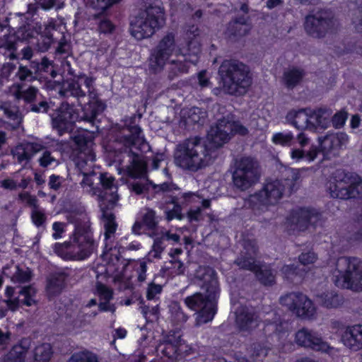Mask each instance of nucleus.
Listing matches in <instances>:
<instances>
[{
    "instance_id": "49",
    "label": "nucleus",
    "mask_w": 362,
    "mask_h": 362,
    "mask_svg": "<svg viewBox=\"0 0 362 362\" xmlns=\"http://www.w3.org/2000/svg\"><path fill=\"white\" fill-rule=\"evenodd\" d=\"M203 111L199 107H192L184 112V116L187 117V121L189 123H199L201 119L204 117Z\"/></svg>"
},
{
    "instance_id": "62",
    "label": "nucleus",
    "mask_w": 362,
    "mask_h": 362,
    "mask_svg": "<svg viewBox=\"0 0 362 362\" xmlns=\"http://www.w3.org/2000/svg\"><path fill=\"white\" fill-rule=\"evenodd\" d=\"M326 112L325 108L318 107V128L325 129L332 124L331 119L323 117Z\"/></svg>"
},
{
    "instance_id": "23",
    "label": "nucleus",
    "mask_w": 362,
    "mask_h": 362,
    "mask_svg": "<svg viewBox=\"0 0 362 362\" xmlns=\"http://www.w3.org/2000/svg\"><path fill=\"white\" fill-rule=\"evenodd\" d=\"M341 341L352 351L362 349V325L349 326L341 335Z\"/></svg>"
},
{
    "instance_id": "30",
    "label": "nucleus",
    "mask_w": 362,
    "mask_h": 362,
    "mask_svg": "<svg viewBox=\"0 0 362 362\" xmlns=\"http://www.w3.org/2000/svg\"><path fill=\"white\" fill-rule=\"evenodd\" d=\"M57 25L56 21L52 20L45 25L43 34L40 35V38L37 40V49L44 52L49 49L53 42V31L57 30Z\"/></svg>"
},
{
    "instance_id": "11",
    "label": "nucleus",
    "mask_w": 362,
    "mask_h": 362,
    "mask_svg": "<svg viewBox=\"0 0 362 362\" xmlns=\"http://www.w3.org/2000/svg\"><path fill=\"white\" fill-rule=\"evenodd\" d=\"M346 268L344 272L338 271L334 276L336 286L353 291H362V261L356 257L345 258Z\"/></svg>"
},
{
    "instance_id": "45",
    "label": "nucleus",
    "mask_w": 362,
    "mask_h": 362,
    "mask_svg": "<svg viewBox=\"0 0 362 362\" xmlns=\"http://www.w3.org/2000/svg\"><path fill=\"white\" fill-rule=\"evenodd\" d=\"M68 362H100L98 356L88 351L75 353L71 356Z\"/></svg>"
},
{
    "instance_id": "57",
    "label": "nucleus",
    "mask_w": 362,
    "mask_h": 362,
    "mask_svg": "<svg viewBox=\"0 0 362 362\" xmlns=\"http://www.w3.org/2000/svg\"><path fill=\"white\" fill-rule=\"evenodd\" d=\"M96 291L100 298V301L111 300L113 298L112 290L100 282L96 284Z\"/></svg>"
},
{
    "instance_id": "48",
    "label": "nucleus",
    "mask_w": 362,
    "mask_h": 362,
    "mask_svg": "<svg viewBox=\"0 0 362 362\" xmlns=\"http://www.w3.org/2000/svg\"><path fill=\"white\" fill-rule=\"evenodd\" d=\"M14 288L11 286H7L5 295L8 298V299L2 300L4 303L6 304L8 308L12 311L16 310L20 305L19 296L12 298Z\"/></svg>"
},
{
    "instance_id": "38",
    "label": "nucleus",
    "mask_w": 362,
    "mask_h": 362,
    "mask_svg": "<svg viewBox=\"0 0 362 362\" xmlns=\"http://www.w3.org/2000/svg\"><path fill=\"white\" fill-rule=\"evenodd\" d=\"M0 110H2L5 115L16 124L18 125L22 122L21 113L19 107L10 101L0 103Z\"/></svg>"
},
{
    "instance_id": "51",
    "label": "nucleus",
    "mask_w": 362,
    "mask_h": 362,
    "mask_svg": "<svg viewBox=\"0 0 362 362\" xmlns=\"http://www.w3.org/2000/svg\"><path fill=\"white\" fill-rule=\"evenodd\" d=\"M241 245L243 247L242 252L253 256L257 255L258 246L255 239L245 238L241 242Z\"/></svg>"
},
{
    "instance_id": "27",
    "label": "nucleus",
    "mask_w": 362,
    "mask_h": 362,
    "mask_svg": "<svg viewBox=\"0 0 362 362\" xmlns=\"http://www.w3.org/2000/svg\"><path fill=\"white\" fill-rule=\"evenodd\" d=\"M74 140L81 151L78 156L79 160L83 158L92 163L95 160V154L93 150V142L90 136L78 134L74 136Z\"/></svg>"
},
{
    "instance_id": "59",
    "label": "nucleus",
    "mask_w": 362,
    "mask_h": 362,
    "mask_svg": "<svg viewBox=\"0 0 362 362\" xmlns=\"http://www.w3.org/2000/svg\"><path fill=\"white\" fill-rule=\"evenodd\" d=\"M18 199L22 202H25L28 206L35 209L39 207L38 200L35 196L31 195L30 193L25 192L18 194Z\"/></svg>"
},
{
    "instance_id": "17",
    "label": "nucleus",
    "mask_w": 362,
    "mask_h": 362,
    "mask_svg": "<svg viewBox=\"0 0 362 362\" xmlns=\"http://www.w3.org/2000/svg\"><path fill=\"white\" fill-rule=\"evenodd\" d=\"M309 112L310 110L307 109L291 110L287 113L286 119L298 129H308L315 132L317 129L315 124L317 116Z\"/></svg>"
},
{
    "instance_id": "60",
    "label": "nucleus",
    "mask_w": 362,
    "mask_h": 362,
    "mask_svg": "<svg viewBox=\"0 0 362 362\" xmlns=\"http://www.w3.org/2000/svg\"><path fill=\"white\" fill-rule=\"evenodd\" d=\"M31 218L35 225L40 226L45 222L46 216L44 211L37 207L32 210Z\"/></svg>"
},
{
    "instance_id": "15",
    "label": "nucleus",
    "mask_w": 362,
    "mask_h": 362,
    "mask_svg": "<svg viewBox=\"0 0 362 362\" xmlns=\"http://www.w3.org/2000/svg\"><path fill=\"white\" fill-rule=\"evenodd\" d=\"M84 83L88 89V95L90 100L83 107V115H79L78 120L93 123L97 115L104 110L105 105L98 100L97 93L93 87V80L90 78H86Z\"/></svg>"
},
{
    "instance_id": "22",
    "label": "nucleus",
    "mask_w": 362,
    "mask_h": 362,
    "mask_svg": "<svg viewBox=\"0 0 362 362\" xmlns=\"http://www.w3.org/2000/svg\"><path fill=\"white\" fill-rule=\"evenodd\" d=\"M32 340L30 338L22 339L14 345L4 358V362H32L28 360V354L31 347Z\"/></svg>"
},
{
    "instance_id": "18",
    "label": "nucleus",
    "mask_w": 362,
    "mask_h": 362,
    "mask_svg": "<svg viewBox=\"0 0 362 362\" xmlns=\"http://www.w3.org/2000/svg\"><path fill=\"white\" fill-rule=\"evenodd\" d=\"M259 316L247 307H240L235 311V324L243 332H250L256 328L259 324Z\"/></svg>"
},
{
    "instance_id": "55",
    "label": "nucleus",
    "mask_w": 362,
    "mask_h": 362,
    "mask_svg": "<svg viewBox=\"0 0 362 362\" xmlns=\"http://www.w3.org/2000/svg\"><path fill=\"white\" fill-rule=\"evenodd\" d=\"M142 222L149 230L156 228L158 225L156 212L150 209H146V212L143 216Z\"/></svg>"
},
{
    "instance_id": "37",
    "label": "nucleus",
    "mask_w": 362,
    "mask_h": 362,
    "mask_svg": "<svg viewBox=\"0 0 362 362\" xmlns=\"http://www.w3.org/2000/svg\"><path fill=\"white\" fill-rule=\"evenodd\" d=\"M254 273L259 281L264 286H272L275 283L274 271L267 265L259 264Z\"/></svg>"
},
{
    "instance_id": "6",
    "label": "nucleus",
    "mask_w": 362,
    "mask_h": 362,
    "mask_svg": "<svg viewBox=\"0 0 362 362\" xmlns=\"http://www.w3.org/2000/svg\"><path fill=\"white\" fill-rule=\"evenodd\" d=\"M221 90L231 95L245 94L252 84L249 67L235 59L224 60L218 69Z\"/></svg>"
},
{
    "instance_id": "2",
    "label": "nucleus",
    "mask_w": 362,
    "mask_h": 362,
    "mask_svg": "<svg viewBox=\"0 0 362 362\" xmlns=\"http://www.w3.org/2000/svg\"><path fill=\"white\" fill-rule=\"evenodd\" d=\"M136 115L127 117L113 141L115 151L120 155L121 162L127 163L129 175L132 177L144 176L146 173V163L144 160L141 148L146 145L141 136V129L135 124Z\"/></svg>"
},
{
    "instance_id": "63",
    "label": "nucleus",
    "mask_w": 362,
    "mask_h": 362,
    "mask_svg": "<svg viewBox=\"0 0 362 362\" xmlns=\"http://www.w3.org/2000/svg\"><path fill=\"white\" fill-rule=\"evenodd\" d=\"M161 291L162 286L160 285L151 283L147 288L146 298L148 300H153L158 294H160Z\"/></svg>"
},
{
    "instance_id": "14",
    "label": "nucleus",
    "mask_w": 362,
    "mask_h": 362,
    "mask_svg": "<svg viewBox=\"0 0 362 362\" xmlns=\"http://www.w3.org/2000/svg\"><path fill=\"white\" fill-rule=\"evenodd\" d=\"M348 140V135L344 132H328L324 137H318V153H322L325 159L336 157Z\"/></svg>"
},
{
    "instance_id": "24",
    "label": "nucleus",
    "mask_w": 362,
    "mask_h": 362,
    "mask_svg": "<svg viewBox=\"0 0 362 362\" xmlns=\"http://www.w3.org/2000/svg\"><path fill=\"white\" fill-rule=\"evenodd\" d=\"M180 341V336L168 335L158 345L156 351L158 354H161L173 362L178 355L177 351Z\"/></svg>"
},
{
    "instance_id": "39",
    "label": "nucleus",
    "mask_w": 362,
    "mask_h": 362,
    "mask_svg": "<svg viewBox=\"0 0 362 362\" xmlns=\"http://www.w3.org/2000/svg\"><path fill=\"white\" fill-rule=\"evenodd\" d=\"M52 355V346L48 343H43L33 350L32 362H49Z\"/></svg>"
},
{
    "instance_id": "54",
    "label": "nucleus",
    "mask_w": 362,
    "mask_h": 362,
    "mask_svg": "<svg viewBox=\"0 0 362 362\" xmlns=\"http://www.w3.org/2000/svg\"><path fill=\"white\" fill-rule=\"evenodd\" d=\"M250 357L253 360L264 358L268 353V349L260 344H253L249 349Z\"/></svg>"
},
{
    "instance_id": "10",
    "label": "nucleus",
    "mask_w": 362,
    "mask_h": 362,
    "mask_svg": "<svg viewBox=\"0 0 362 362\" xmlns=\"http://www.w3.org/2000/svg\"><path fill=\"white\" fill-rule=\"evenodd\" d=\"M329 186L331 196L340 199L362 198V178L356 173L337 170Z\"/></svg>"
},
{
    "instance_id": "33",
    "label": "nucleus",
    "mask_w": 362,
    "mask_h": 362,
    "mask_svg": "<svg viewBox=\"0 0 362 362\" xmlns=\"http://www.w3.org/2000/svg\"><path fill=\"white\" fill-rule=\"evenodd\" d=\"M318 303L326 308H337L344 303V297L334 291L318 294Z\"/></svg>"
},
{
    "instance_id": "4",
    "label": "nucleus",
    "mask_w": 362,
    "mask_h": 362,
    "mask_svg": "<svg viewBox=\"0 0 362 362\" xmlns=\"http://www.w3.org/2000/svg\"><path fill=\"white\" fill-rule=\"evenodd\" d=\"M189 51L193 47L192 54L194 59H189L187 54H176L175 59H170L176 49L175 36L173 33H168L164 35L158 42L150 53L148 58V68L153 74L161 72L168 64V78L174 79L180 74L188 71V62L195 64L197 62V54L201 49L197 41H190L188 44Z\"/></svg>"
},
{
    "instance_id": "5",
    "label": "nucleus",
    "mask_w": 362,
    "mask_h": 362,
    "mask_svg": "<svg viewBox=\"0 0 362 362\" xmlns=\"http://www.w3.org/2000/svg\"><path fill=\"white\" fill-rule=\"evenodd\" d=\"M68 221L75 225L72 241L54 245L55 252L66 260H83L95 250V242L89 234L90 222L85 213L71 214Z\"/></svg>"
},
{
    "instance_id": "44",
    "label": "nucleus",
    "mask_w": 362,
    "mask_h": 362,
    "mask_svg": "<svg viewBox=\"0 0 362 362\" xmlns=\"http://www.w3.org/2000/svg\"><path fill=\"white\" fill-rule=\"evenodd\" d=\"M171 318L177 323H183L187 320V315L184 313L180 305L177 302H172L169 305Z\"/></svg>"
},
{
    "instance_id": "42",
    "label": "nucleus",
    "mask_w": 362,
    "mask_h": 362,
    "mask_svg": "<svg viewBox=\"0 0 362 362\" xmlns=\"http://www.w3.org/2000/svg\"><path fill=\"white\" fill-rule=\"evenodd\" d=\"M36 293L37 290L33 285L21 288L18 292L19 296H23V298L20 299V303H21L26 306L35 305L37 303V301L35 300Z\"/></svg>"
},
{
    "instance_id": "64",
    "label": "nucleus",
    "mask_w": 362,
    "mask_h": 362,
    "mask_svg": "<svg viewBox=\"0 0 362 362\" xmlns=\"http://www.w3.org/2000/svg\"><path fill=\"white\" fill-rule=\"evenodd\" d=\"M300 262L304 265H309V264H313L316 261V256L315 252H308L305 253H302L299 257Z\"/></svg>"
},
{
    "instance_id": "9",
    "label": "nucleus",
    "mask_w": 362,
    "mask_h": 362,
    "mask_svg": "<svg viewBox=\"0 0 362 362\" xmlns=\"http://www.w3.org/2000/svg\"><path fill=\"white\" fill-rule=\"evenodd\" d=\"M260 176V165L255 158L243 156L234 160L232 180L236 189L247 190L259 182Z\"/></svg>"
},
{
    "instance_id": "29",
    "label": "nucleus",
    "mask_w": 362,
    "mask_h": 362,
    "mask_svg": "<svg viewBox=\"0 0 362 362\" xmlns=\"http://www.w3.org/2000/svg\"><path fill=\"white\" fill-rule=\"evenodd\" d=\"M17 37L14 35L5 34L0 37V53L10 59H17Z\"/></svg>"
},
{
    "instance_id": "25",
    "label": "nucleus",
    "mask_w": 362,
    "mask_h": 362,
    "mask_svg": "<svg viewBox=\"0 0 362 362\" xmlns=\"http://www.w3.org/2000/svg\"><path fill=\"white\" fill-rule=\"evenodd\" d=\"M86 78H80V80L84 81ZM86 92L88 93V89L84 82L83 84H81L79 80H67L62 83L59 94L64 97L73 96L79 100L86 96Z\"/></svg>"
},
{
    "instance_id": "43",
    "label": "nucleus",
    "mask_w": 362,
    "mask_h": 362,
    "mask_svg": "<svg viewBox=\"0 0 362 362\" xmlns=\"http://www.w3.org/2000/svg\"><path fill=\"white\" fill-rule=\"evenodd\" d=\"M103 218L104 219V227L105 229V238L107 240L115 233L117 224L115 222V216L111 212L103 211Z\"/></svg>"
},
{
    "instance_id": "20",
    "label": "nucleus",
    "mask_w": 362,
    "mask_h": 362,
    "mask_svg": "<svg viewBox=\"0 0 362 362\" xmlns=\"http://www.w3.org/2000/svg\"><path fill=\"white\" fill-rule=\"evenodd\" d=\"M69 274L64 272L50 274L47 278L46 291L49 298L59 295L66 286Z\"/></svg>"
},
{
    "instance_id": "56",
    "label": "nucleus",
    "mask_w": 362,
    "mask_h": 362,
    "mask_svg": "<svg viewBox=\"0 0 362 362\" xmlns=\"http://www.w3.org/2000/svg\"><path fill=\"white\" fill-rule=\"evenodd\" d=\"M304 29L309 35L317 33V18L314 13H310L305 17Z\"/></svg>"
},
{
    "instance_id": "47",
    "label": "nucleus",
    "mask_w": 362,
    "mask_h": 362,
    "mask_svg": "<svg viewBox=\"0 0 362 362\" xmlns=\"http://www.w3.org/2000/svg\"><path fill=\"white\" fill-rule=\"evenodd\" d=\"M272 141L276 144H279L284 146H291L294 143L293 134L291 132L282 133L279 132L274 134Z\"/></svg>"
},
{
    "instance_id": "58",
    "label": "nucleus",
    "mask_w": 362,
    "mask_h": 362,
    "mask_svg": "<svg viewBox=\"0 0 362 362\" xmlns=\"http://www.w3.org/2000/svg\"><path fill=\"white\" fill-rule=\"evenodd\" d=\"M327 354L331 357H334L339 352L337 349L331 346L327 342L324 341L321 337H318V352Z\"/></svg>"
},
{
    "instance_id": "50",
    "label": "nucleus",
    "mask_w": 362,
    "mask_h": 362,
    "mask_svg": "<svg viewBox=\"0 0 362 362\" xmlns=\"http://www.w3.org/2000/svg\"><path fill=\"white\" fill-rule=\"evenodd\" d=\"M41 151H42V154L38 159L39 164L41 167L47 168L52 164H58L57 159L51 151L47 149L45 146V148Z\"/></svg>"
},
{
    "instance_id": "40",
    "label": "nucleus",
    "mask_w": 362,
    "mask_h": 362,
    "mask_svg": "<svg viewBox=\"0 0 362 362\" xmlns=\"http://www.w3.org/2000/svg\"><path fill=\"white\" fill-rule=\"evenodd\" d=\"M281 272L284 277L292 282L300 281L305 273V270L294 264L284 265L281 268Z\"/></svg>"
},
{
    "instance_id": "8",
    "label": "nucleus",
    "mask_w": 362,
    "mask_h": 362,
    "mask_svg": "<svg viewBox=\"0 0 362 362\" xmlns=\"http://www.w3.org/2000/svg\"><path fill=\"white\" fill-rule=\"evenodd\" d=\"M165 23L164 8L158 3L154 2L140 10L132 20L130 32L134 37L140 40L151 37Z\"/></svg>"
},
{
    "instance_id": "3",
    "label": "nucleus",
    "mask_w": 362,
    "mask_h": 362,
    "mask_svg": "<svg viewBox=\"0 0 362 362\" xmlns=\"http://www.w3.org/2000/svg\"><path fill=\"white\" fill-rule=\"evenodd\" d=\"M192 284L198 286L205 293L197 292L185 299V305L198 312L196 325L211 321L216 313V302L220 293L216 272L210 267L200 266L191 279Z\"/></svg>"
},
{
    "instance_id": "19",
    "label": "nucleus",
    "mask_w": 362,
    "mask_h": 362,
    "mask_svg": "<svg viewBox=\"0 0 362 362\" xmlns=\"http://www.w3.org/2000/svg\"><path fill=\"white\" fill-rule=\"evenodd\" d=\"M45 148V146L37 142H26L17 145L11 153L19 163L27 164L32 157Z\"/></svg>"
},
{
    "instance_id": "13",
    "label": "nucleus",
    "mask_w": 362,
    "mask_h": 362,
    "mask_svg": "<svg viewBox=\"0 0 362 362\" xmlns=\"http://www.w3.org/2000/svg\"><path fill=\"white\" fill-rule=\"evenodd\" d=\"M78 119L79 114L74 106L64 102L58 109L57 115L52 117V128L62 136L64 133L71 132Z\"/></svg>"
},
{
    "instance_id": "52",
    "label": "nucleus",
    "mask_w": 362,
    "mask_h": 362,
    "mask_svg": "<svg viewBox=\"0 0 362 362\" xmlns=\"http://www.w3.org/2000/svg\"><path fill=\"white\" fill-rule=\"evenodd\" d=\"M16 76L22 82L32 81L36 78V76H34L33 70L22 64L18 66V71L16 73Z\"/></svg>"
},
{
    "instance_id": "28",
    "label": "nucleus",
    "mask_w": 362,
    "mask_h": 362,
    "mask_svg": "<svg viewBox=\"0 0 362 362\" xmlns=\"http://www.w3.org/2000/svg\"><path fill=\"white\" fill-rule=\"evenodd\" d=\"M305 76L304 69L296 66L288 67L284 70L281 81L288 89H293L301 83Z\"/></svg>"
},
{
    "instance_id": "1",
    "label": "nucleus",
    "mask_w": 362,
    "mask_h": 362,
    "mask_svg": "<svg viewBox=\"0 0 362 362\" xmlns=\"http://www.w3.org/2000/svg\"><path fill=\"white\" fill-rule=\"evenodd\" d=\"M246 135L247 129L239 122L223 117L211 127L209 141L193 137L177 145L174 158L175 164L182 169L197 172L213 163L218 156L217 148L226 143L234 134Z\"/></svg>"
},
{
    "instance_id": "41",
    "label": "nucleus",
    "mask_w": 362,
    "mask_h": 362,
    "mask_svg": "<svg viewBox=\"0 0 362 362\" xmlns=\"http://www.w3.org/2000/svg\"><path fill=\"white\" fill-rule=\"evenodd\" d=\"M168 203H171L174 204L173 209H167L165 211L166 219L170 221L174 218H177L178 220H182L184 218L183 214H182V206L181 204H184L183 202H180V198L177 196L173 197L171 200Z\"/></svg>"
},
{
    "instance_id": "34",
    "label": "nucleus",
    "mask_w": 362,
    "mask_h": 362,
    "mask_svg": "<svg viewBox=\"0 0 362 362\" xmlns=\"http://www.w3.org/2000/svg\"><path fill=\"white\" fill-rule=\"evenodd\" d=\"M249 30V25L245 22L244 19H239L229 23L226 35L230 40H235L247 35Z\"/></svg>"
},
{
    "instance_id": "31",
    "label": "nucleus",
    "mask_w": 362,
    "mask_h": 362,
    "mask_svg": "<svg viewBox=\"0 0 362 362\" xmlns=\"http://www.w3.org/2000/svg\"><path fill=\"white\" fill-rule=\"evenodd\" d=\"M22 88L23 85L16 83L10 87V92L17 100L23 99L26 103H33L37 97L38 92L37 88L34 86H30L28 88L24 90H23Z\"/></svg>"
},
{
    "instance_id": "16",
    "label": "nucleus",
    "mask_w": 362,
    "mask_h": 362,
    "mask_svg": "<svg viewBox=\"0 0 362 362\" xmlns=\"http://www.w3.org/2000/svg\"><path fill=\"white\" fill-rule=\"evenodd\" d=\"M98 182L101 185L99 187L100 192H98V200L106 201L108 206L113 208L119 199L115 177L107 173H100Z\"/></svg>"
},
{
    "instance_id": "35",
    "label": "nucleus",
    "mask_w": 362,
    "mask_h": 362,
    "mask_svg": "<svg viewBox=\"0 0 362 362\" xmlns=\"http://www.w3.org/2000/svg\"><path fill=\"white\" fill-rule=\"evenodd\" d=\"M338 33V25L333 18L324 19L318 16V39L325 37L327 35L336 37Z\"/></svg>"
},
{
    "instance_id": "21",
    "label": "nucleus",
    "mask_w": 362,
    "mask_h": 362,
    "mask_svg": "<svg viewBox=\"0 0 362 362\" xmlns=\"http://www.w3.org/2000/svg\"><path fill=\"white\" fill-rule=\"evenodd\" d=\"M86 160H78L77 165L80 169L81 173L83 175V179L81 182V185L83 188H86V192L91 194L92 195L98 196V192H100V188L95 187V185L98 184L99 181V175H97L94 171L87 169L86 166L88 165V163Z\"/></svg>"
},
{
    "instance_id": "46",
    "label": "nucleus",
    "mask_w": 362,
    "mask_h": 362,
    "mask_svg": "<svg viewBox=\"0 0 362 362\" xmlns=\"http://www.w3.org/2000/svg\"><path fill=\"white\" fill-rule=\"evenodd\" d=\"M16 272L11 276V281L14 283L23 284L28 282L32 278V272L27 268L26 269H22L19 266L16 267Z\"/></svg>"
},
{
    "instance_id": "26",
    "label": "nucleus",
    "mask_w": 362,
    "mask_h": 362,
    "mask_svg": "<svg viewBox=\"0 0 362 362\" xmlns=\"http://www.w3.org/2000/svg\"><path fill=\"white\" fill-rule=\"evenodd\" d=\"M313 213L308 209H300L293 212L288 218V224L292 230H305L310 223Z\"/></svg>"
},
{
    "instance_id": "53",
    "label": "nucleus",
    "mask_w": 362,
    "mask_h": 362,
    "mask_svg": "<svg viewBox=\"0 0 362 362\" xmlns=\"http://www.w3.org/2000/svg\"><path fill=\"white\" fill-rule=\"evenodd\" d=\"M348 112L346 110L342 109L337 112L332 117L331 122L332 125L335 129H341L345 124V122L348 118Z\"/></svg>"
},
{
    "instance_id": "32",
    "label": "nucleus",
    "mask_w": 362,
    "mask_h": 362,
    "mask_svg": "<svg viewBox=\"0 0 362 362\" xmlns=\"http://www.w3.org/2000/svg\"><path fill=\"white\" fill-rule=\"evenodd\" d=\"M295 341L300 346L315 349L317 345L315 332L308 328L303 327L296 333Z\"/></svg>"
},
{
    "instance_id": "7",
    "label": "nucleus",
    "mask_w": 362,
    "mask_h": 362,
    "mask_svg": "<svg viewBox=\"0 0 362 362\" xmlns=\"http://www.w3.org/2000/svg\"><path fill=\"white\" fill-rule=\"evenodd\" d=\"M288 173L289 175L284 181L276 180L267 182L262 189L250 195L247 199L249 206L255 211H267L269 206L276 204L282 198L286 187H288L290 192L294 191L298 175L293 170Z\"/></svg>"
},
{
    "instance_id": "12",
    "label": "nucleus",
    "mask_w": 362,
    "mask_h": 362,
    "mask_svg": "<svg viewBox=\"0 0 362 362\" xmlns=\"http://www.w3.org/2000/svg\"><path fill=\"white\" fill-rule=\"evenodd\" d=\"M280 302L302 319H310L315 312L312 300L302 293L293 292L286 294L281 297Z\"/></svg>"
},
{
    "instance_id": "61",
    "label": "nucleus",
    "mask_w": 362,
    "mask_h": 362,
    "mask_svg": "<svg viewBox=\"0 0 362 362\" xmlns=\"http://www.w3.org/2000/svg\"><path fill=\"white\" fill-rule=\"evenodd\" d=\"M71 53V45L64 38L61 39L56 49V54L65 57Z\"/></svg>"
},
{
    "instance_id": "36",
    "label": "nucleus",
    "mask_w": 362,
    "mask_h": 362,
    "mask_svg": "<svg viewBox=\"0 0 362 362\" xmlns=\"http://www.w3.org/2000/svg\"><path fill=\"white\" fill-rule=\"evenodd\" d=\"M259 264L256 260V256L250 255L242 252L234 261V264L238 267L239 269L252 272L257 270Z\"/></svg>"
}]
</instances>
